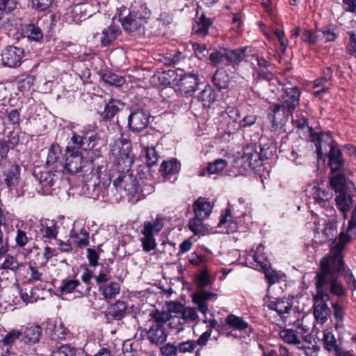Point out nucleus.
Wrapping results in <instances>:
<instances>
[{
  "label": "nucleus",
  "instance_id": "0eeeda50",
  "mask_svg": "<svg viewBox=\"0 0 356 356\" xmlns=\"http://www.w3.org/2000/svg\"><path fill=\"white\" fill-rule=\"evenodd\" d=\"M113 187L117 191H124L131 196H134L139 192L136 177L128 172L119 175L113 181Z\"/></svg>",
  "mask_w": 356,
  "mask_h": 356
},
{
  "label": "nucleus",
  "instance_id": "052dcab7",
  "mask_svg": "<svg viewBox=\"0 0 356 356\" xmlns=\"http://www.w3.org/2000/svg\"><path fill=\"white\" fill-rule=\"evenodd\" d=\"M181 316L182 319L184 320L185 325L188 323L194 322L198 319L197 310L192 307H184Z\"/></svg>",
  "mask_w": 356,
  "mask_h": 356
},
{
  "label": "nucleus",
  "instance_id": "dca6fc26",
  "mask_svg": "<svg viewBox=\"0 0 356 356\" xmlns=\"http://www.w3.org/2000/svg\"><path fill=\"white\" fill-rule=\"evenodd\" d=\"M264 301L269 309L275 311L280 316L289 314L292 307V304L288 298H270L266 296Z\"/></svg>",
  "mask_w": 356,
  "mask_h": 356
},
{
  "label": "nucleus",
  "instance_id": "ddd939ff",
  "mask_svg": "<svg viewBox=\"0 0 356 356\" xmlns=\"http://www.w3.org/2000/svg\"><path fill=\"white\" fill-rule=\"evenodd\" d=\"M147 339L152 344L159 345L164 343L168 336L165 326L158 323H152L146 330Z\"/></svg>",
  "mask_w": 356,
  "mask_h": 356
},
{
  "label": "nucleus",
  "instance_id": "de8ad7c7",
  "mask_svg": "<svg viewBox=\"0 0 356 356\" xmlns=\"http://www.w3.org/2000/svg\"><path fill=\"white\" fill-rule=\"evenodd\" d=\"M226 323L231 327L238 330H243L249 327L248 323L242 318L238 317L234 314L227 316Z\"/></svg>",
  "mask_w": 356,
  "mask_h": 356
},
{
  "label": "nucleus",
  "instance_id": "7c9ffc66",
  "mask_svg": "<svg viewBox=\"0 0 356 356\" xmlns=\"http://www.w3.org/2000/svg\"><path fill=\"white\" fill-rule=\"evenodd\" d=\"M216 97L217 95L212 87L207 86L199 93L197 98L202 102L203 107L209 108L216 102Z\"/></svg>",
  "mask_w": 356,
  "mask_h": 356
},
{
  "label": "nucleus",
  "instance_id": "3c124183",
  "mask_svg": "<svg viewBox=\"0 0 356 356\" xmlns=\"http://www.w3.org/2000/svg\"><path fill=\"white\" fill-rule=\"evenodd\" d=\"M131 12L134 17H137L144 23L151 15L150 10L145 5H140L138 7L132 6Z\"/></svg>",
  "mask_w": 356,
  "mask_h": 356
},
{
  "label": "nucleus",
  "instance_id": "72a5a7b5",
  "mask_svg": "<svg viewBox=\"0 0 356 356\" xmlns=\"http://www.w3.org/2000/svg\"><path fill=\"white\" fill-rule=\"evenodd\" d=\"M81 283L77 280L65 279L62 280L60 286H59V289L60 291L63 294L70 293L73 291H76L83 295V292L79 289Z\"/></svg>",
  "mask_w": 356,
  "mask_h": 356
},
{
  "label": "nucleus",
  "instance_id": "ea45409f",
  "mask_svg": "<svg viewBox=\"0 0 356 356\" xmlns=\"http://www.w3.org/2000/svg\"><path fill=\"white\" fill-rule=\"evenodd\" d=\"M52 356H86L81 350H76L70 344L63 345L53 351Z\"/></svg>",
  "mask_w": 356,
  "mask_h": 356
},
{
  "label": "nucleus",
  "instance_id": "7ed1b4c3",
  "mask_svg": "<svg viewBox=\"0 0 356 356\" xmlns=\"http://www.w3.org/2000/svg\"><path fill=\"white\" fill-rule=\"evenodd\" d=\"M164 221V217L157 215L154 220L144 222L141 231L142 236L140 238L143 251L149 252L156 248L155 234L162 230Z\"/></svg>",
  "mask_w": 356,
  "mask_h": 356
},
{
  "label": "nucleus",
  "instance_id": "20e7f679",
  "mask_svg": "<svg viewBox=\"0 0 356 356\" xmlns=\"http://www.w3.org/2000/svg\"><path fill=\"white\" fill-rule=\"evenodd\" d=\"M99 139V136L95 131L83 128L78 134H73L69 143L78 150L88 151L97 145Z\"/></svg>",
  "mask_w": 356,
  "mask_h": 356
},
{
  "label": "nucleus",
  "instance_id": "4d7b16f0",
  "mask_svg": "<svg viewBox=\"0 0 356 356\" xmlns=\"http://www.w3.org/2000/svg\"><path fill=\"white\" fill-rule=\"evenodd\" d=\"M280 336L288 343L299 344L300 343V339L298 338L295 331L293 330H282L280 332Z\"/></svg>",
  "mask_w": 356,
  "mask_h": 356
},
{
  "label": "nucleus",
  "instance_id": "58836bf2",
  "mask_svg": "<svg viewBox=\"0 0 356 356\" xmlns=\"http://www.w3.org/2000/svg\"><path fill=\"white\" fill-rule=\"evenodd\" d=\"M211 21L204 15H202L195 24H193V31L200 36L204 37L208 33Z\"/></svg>",
  "mask_w": 356,
  "mask_h": 356
},
{
  "label": "nucleus",
  "instance_id": "09e8293b",
  "mask_svg": "<svg viewBox=\"0 0 356 356\" xmlns=\"http://www.w3.org/2000/svg\"><path fill=\"white\" fill-rule=\"evenodd\" d=\"M168 322V327L176 332L182 331L186 325L184 320L179 314H170Z\"/></svg>",
  "mask_w": 356,
  "mask_h": 356
},
{
  "label": "nucleus",
  "instance_id": "a19ab883",
  "mask_svg": "<svg viewBox=\"0 0 356 356\" xmlns=\"http://www.w3.org/2000/svg\"><path fill=\"white\" fill-rule=\"evenodd\" d=\"M20 175V168L18 165H12L6 174L5 183L8 187L17 184Z\"/></svg>",
  "mask_w": 356,
  "mask_h": 356
},
{
  "label": "nucleus",
  "instance_id": "bf43d9fd",
  "mask_svg": "<svg viewBox=\"0 0 356 356\" xmlns=\"http://www.w3.org/2000/svg\"><path fill=\"white\" fill-rule=\"evenodd\" d=\"M19 266L20 265L15 257L7 255L4 259V261L1 263V268L3 270L16 271L19 268Z\"/></svg>",
  "mask_w": 356,
  "mask_h": 356
},
{
  "label": "nucleus",
  "instance_id": "423d86ee",
  "mask_svg": "<svg viewBox=\"0 0 356 356\" xmlns=\"http://www.w3.org/2000/svg\"><path fill=\"white\" fill-rule=\"evenodd\" d=\"M24 51L22 48L10 45L4 48L0 54V62L4 67L16 68L21 65Z\"/></svg>",
  "mask_w": 356,
  "mask_h": 356
},
{
  "label": "nucleus",
  "instance_id": "680f3d73",
  "mask_svg": "<svg viewBox=\"0 0 356 356\" xmlns=\"http://www.w3.org/2000/svg\"><path fill=\"white\" fill-rule=\"evenodd\" d=\"M146 163L148 166H153L156 164L159 160V155L154 147H145Z\"/></svg>",
  "mask_w": 356,
  "mask_h": 356
},
{
  "label": "nucleus",
  "instance_id": "338daca9",
  "mask_svg": "<svg viewBox=\"0 0 356 356\" xmlns=\"http://www.w3.org/2000/svg\"><path fill=\"white\" fill-rule=\"evenodd\" d=\"M191 46L195 56L200 60H204L209 55V51L207 50L204 44H200L196 42H192Z\"/></svg>",
  "mask_w": 356,
  "mask_h": 356
},
{
  "label": "nucleus",
  "instance_id": "603ef678",
  "mask_svg": "<svg viewBox=\"0 0 356 356\" xmlns=\"http://www.w3.org/2000/svg\"><path fill=\"white\" fill-rule=\"evenodd\" d=\"M325 348L329 352H334L336 354L340 352L339 346L337 345V341L334 334L327 332L324 334Z\"/></svg>",
  "mask_w": 356,
  "mask_h": 356
},
{
  "label": "nucleus",
  "instance_id": "4be33fe9",
  "mask_svg": "<svg viewBox=\"0 0 356 356\" xmlns=\"http://www.w3.org/2000/svg\"><path fill=\"white\" fill-rule=\"evenodd\" d=\"M222 117L225 120L229 119L225 131L229 135L234 134L238 129V127H236V122L240 117L238 109L234 106H227L225 111L222 113Z\"/></svg>",
  "mask_w": 356,
  "mask_h": 356
},
{
  "label": "nucleus",
  "instance_id": "6ab92c4d",
  "mask_svg": "<svg viewBox=\"0 0 356 356\" xmlns=\"http://www.w3.org/2000/svg\"><path fill=\"white\" fill-rule=\"evenodd\" d=\"M356 238V214L350 213V218L348 222L346 232H341L339 234V245L343 248L345 245L353 239Z\"/></svg>",
  "mask_w": 356,
  "mask_h": 356
},
{
  "label": "nucleus",
  "instance_id": "c85d7f7f",
  "mask_svg": "<svg viewBox=\"0 0 356 356\" xmlns=\"http://www.w3.org/2000/svg\"><path fill=\"white\" fill-rule=\"evenodd\" d=\"M312 140L317 141V144H316V145L318 158H321L323 155V152L322 149L323 145H327L330 147V146L334 143V141L332 139L330 132L322 133L320 135L315 134V136L312 137Z\"/></svg>",
  "mask_w": 356,
  "mask_h": 356
},
{
  "label": "nucleus",
  "instance_id": "f704fd0d",
  "mask_svg": "<svg viewBox=\"0 0 356 356\" xmlns=\"http://www.w3.org/2000/svg\"><path fill=\"white\" fill-rule=\"evenodd\" d=\"M120 106H123V104L120 101L111 99L105 105L104 111L102 113V116L104 120H111L120 111Z\"/></svg>",
  "mask_w": 356,
  "mask_h": 356
},
{
  "label": "nucleus",
  "instance_id": "69168bd1",
  "mask_svg": "<svg viewBox=\"0 0 356 356\" xmlns=\"http://www.w3.org/2000/svg\"><path fill=\"white\" fill-rule=\"evenodd\" d=\"M179 353H193L197 347V342L193 340L183 341L178 344Z\"/></svg>",
  "mask_w": 356,
  "mask_h": 356
},
{
  "label": "nucleus",
  "instance_id": "c756f323",
  "mask_svg": "<svg viewBox=\"0 0 356 356\" xmlns=\"http://www.w3.org/2000/svg\"><path fill=\"white\" fill-rule=\"evenodd\" d=\"M23 31L24 36L26 37L29 41L40 42L43 40V31L34 24L26 25Z\"/></svg>",
  "mask_w": 356,
  "mask_h": 356
},
{
  "label": "nucleus",
  "instance_id": "79ce46f5",
  "mask_svg": "<svg viewBox=\"0 0 356 356\" xmlns=\"http://www.w3.org/2000/svg\"><path fill=\"white\" fill-rule=\"evenodd\" d=\"M213 83L219 90L225 89L229 85V76L222 70H216L212 78Z\"/></svg>",
  "mask_w": 356,
  "mask_h": 356
},
{
  "label": "nucleus",
  "instance_id": "a878e982",
  "mask_svg": "<svg viewBox=\"0 0 356 356\" xmlns=\"http://www.w3.org/2000/svg\"><path fill=\"white\" fill-rule=\"evenodd\" d=\"M193 208L195 216L199 218V219H205L210 215L212 211L211 202L207 201L203 197H199L196 200Z\"/></svg>",
  "mask_w": 356,
  "mask_h": 356
},
{
  "label": "nucleus",
  "instance_id": "f257e3e1",
  "mask_svg": "<svg viewBox=\"0 0 356 356\" xmlns=\"http://www.w3.org/2000/svg\"><path fill=\"white\" fill-rule=\"evenodd\" d=\"M342 264L341 257H326L321 262L320 271L316 274V295L314 296V315L316 321L325 323L330 316V309L326 302L330 299V294L343 297L346 289L337 281V275Z\"/></svg>",
  "mask_w": 356,
  "mask_h": 356
},
{
  "label": "nucleus",
  "instance_id": "473e14b6",
  "mask_svg": "<svg viewBox=\"0 0 356 356\" xmlns=\"http://www.w3.org/2000/svg\"><path fill=\"white\" fill-rule=\"evenodd\" d=\"M120 286L117 282L103 284L99 286V291L104 299H113L120 293Z\"/></svg>",
  "mask_w": 356,
  "mask_h": 356
},
{
  "label": "nucleus",
  "instance_id": "a18cd8bd",
  "mask_svg": "<svg viewBox=\"0 0 356 356\" xmlns=\"http://www.w3.org/2000/svg\"><path fill=\"white\" fill-rule=\"evenodd\" d=\"M316 37L318 38V41L327 42L334 41L337 38V34L334 33L333 26H327L316 31Z\"/></svg>",
  "mask_w": 356,
  "mask_h": 356
},
{
  "label": "nucleus",
  "instance_id": "2f4dec72",
  "mask_svg": "<svg viewBox=\"0 0 356 356\" xmlns=\"http://www.w3.org/2000/svg\"><path fill=\"white\" fill-rule=\"evenodd\" d=\"M124 29L127 32H133L139 29L145 23L137 17H134L130 11L128 16L121 19Z\"/></svg>",
  "mask_w": 356,
  "mask_h": 356
},
{
  "label": "nucleus",
  "instance_id": "774afa93",
  "mask_svg": "<svg viewBox=\"0 0 356 356\" xmlns=\"http://www.w3.org/2000/svg\"><path fill=\"white\" fill-rule=\"evenodd\" d=\"M67 333L68 331L64 327L63 324L62 323H59L58 324H55L51 337L55 340L63 339L65 338Z\"/></svg>",
  "mask_w": 356,
  "mask_h": 356
},
{
  "label": "nucleus",
  "instance_id": "2eb2a0df",
  "mask_svg": "<svg viewBox=\"0 0 356 356\" xmlns=\"http://www.w3.org/2000/svg\"><path fill=\"white\" fill-rule=\"evenodd\" d=\"M273 127L275 129H282L288 120L292 111L287 108L285 105L274 104L273 106Z\"/></svg>",
  "mask_w": 356,
  "mask_h": 356
},
{
  "label": "nucleus",
  "instance_id": "8fccbe9b",
  "mask_svg": "<svg viewBox=\"0 0 356 356\" xmlns=\"http://www.w3.org/2000/svg\"><path fill=\"white\" fill-rule=\"evenodd\" d=\"M204 219H199L197 217H195L194 218L190 220L188 222V227L191 232L194 233L195 235L198 234H204L207 228L205 225L203 224L202 221Z\"/></svg>",
  "mask_w": 356,
  "mask_h": 356
},
{
  "label": "nucleus",
  "instance_id": "bb28decb",
  "mask_svg": "<svg viewBox=\"0 0 356 356\" xmlns=\"http://www.w3.org/2000/svg\"><path fill=\"white\" fill-rule=\"evenodd\" d=\"M21 332L13 330L8 332L0 341L2 344V356H8L10 354L12 345L19 338Z\"/></svg>",
  "mask_w": 356,
  "mask_h": 356
},
{
  "label": "nucleus",
  "instance_id": "1a4fd4ad",
  "mask_svg": "<svg viewBox=\"0 0 356 356\" xmlns=\"http://www.w3.org/2000/svg\"><path fill=\"white\" fill-rule=\"evenodd\" d=\"M83 155L79 150L70 145L66 147L65 169L71 174L79 172L83 167Z\"/></svg>",
  "mask_w": 356,
  "mask_h": 356
},
{
  "label": "nucleus",
  "instance_id": "a211bd4d",
  "mask_svg": "<svg viewBox=\"0 0 356 356\" xmlns=\"http://www.w3.org/2000/svg\"><path fill=\"white\" fill-rule=\"evenodd\" d=\"M337 226L336 222H329L325 225V227L323 229L322 234H323V239L322 242H325L328 241H334V243L335 244V247L337 248V250L336 251H332L329 254H334L336 252H340L342 253V250L343 248H340V246L339 245V236H337Z\"/></svg>",
  "mask_w": 356,
  "mask_h": 356
},
{
  "label": "nucleus",
  "instance_id": "393cba45",
  "mask_svg": "<svg viewBox=\"0 0 356 356\" xmlns=\"http://www.w3.org/2000/svg\"><path fill=\"white\" fill-rule=\"evenodd\" d=\"M40 232L42 238L54 239L58 235V227L54 220H44L40 224Z\"/></svg>",
  "mask_w": 356,
  "mask_h": 356
},
{
  "label": "nucleus",
  "instance_id": "4c0bfd02",
  "mask_svg": "<svg viewBox=\"0 0 356 356\" xmlns=\"http://www.w3.org/2000/svg\"><path fill=\"white\" fill-rule=\"evenodd\" d=\"M102 81L107 85L120 87L125 83L123 76L111 72L99 74Z\"/></svg>",
  "mask_w": 356,
  "mask_h": 356
},
{
  "label": "nucleus",
  "instance_id": "864d4df0",
  "mask_svg": "<svg viewBox=\"0 0 356 356\" xmlns=\"http://www.w3.org/2000/svg\"><path fill=\"white\" fill-rule=\"evenodd\" d=\"M243 158L246 159L250 165L254 168L257 165V162L260 160V154L252 147H248L244 150Z\"/></svg>",
  "mask_w": 356,
  "mask_h": 356
},
{
  "label": "nucleus",
  "instance_id": "9d476101",
  "mask_svg": "<svg viewBox=\"0 0 356 356\" xmlns=\"http://www.w3.org/2000/svg\"><path fill=\"white\" fill-rule=\"evenodd\" d=\"M61 173L60 172H43L40 173L39 181L43 193L49 194L59 186Z\"/></svg>",
  "mask_w": 356,
  "mask_h": 356
},
{
  "label": "nucleus",
  "instance_id": "4468645a",
  "mask_svg": "<svg viewBox=\"0 0 356 356\" xmlns=\"http://www.w3.org/2000/svg\"><path fill=\"white\" fill-rule=\"evenodd\" d=\"M300 96V92L298 87L285 88L280 95L281 105H285L287 108L293 111L299 104Z\"/></svg>",
  "mask_w": 356,
  "mask_h": 356
},
{
  "label": "nucleus",
  "instance_id": "aec40b11",
  "mask_svg": "<svg viewBox=\"0 0 356 356\" xmlns=\"http://www.w3.org/2000/svg\"><path fill=\"white\" fill-rule=\"evenodd\" d=\"M42 327L35 323L28 324L21 335L25 343L34 344L39 341L42 335Z\"/></svg>",
  "mask_w": 356,
  "mask_h": 356
},
{
  "label": "nucleus",
  "instance_id": "13d9d810",
  "mask_svg": "<svg viewBox=\"0 0 356 356\" xmlns=\"http://www.w3.org/2000/svg\"><path fill=\"white\" fill-rule=\"evenodd\" d=\"M195 283L200 288L206 287L211 283V280L209 275V270L207 268L202 269L197 275Z\"/></svg>",
  "mask_w": 356,
  "mask_h": 356
},
{
  "label": "nucleus",
  "instance_id": "cd10ccee",
  "mask_svg": "<svg viewBox=\"0 0 356 356\" xmlns=\"http://www.w3.org/2000/svg\"><path fill=\"white\" fill-rule=\"evenodd\" d=\"M62 149L60 146L57 143L51 145L48 149L46 163L48 165L60 163L62 165Z\"/></svg>",
  "mask_w": 356,
  "mask_h": 356
},
{
  "label": "nucleus",
  "instance_id": "6e6d98bb",
  "mask_svg": "<svg viewBox=\"0 0 356 356\" xmlns=\"http://www.w3.org/2000/svg\"><path fill=\"white\" fill-rule=\"evenodd\" d=\"M227 165V162L225 159H219L213 162L209 163L207 170L209 174H217L222 172Z\"/></svg>",
  "mask_w": 356,
  "mask_h": 356
},
{
  "label": "nucleus",
  "instance_id": "412c9836",
  "mask_svg": "<svg viewBox=\"0 0 356 356\" xmlns=\"http://www.w3.org/2000/svg\"><path fill=\"white\" fill-rule=\"evenodd\" d=\"M179 168L180 165L177 160L171 159L162 162L160 171L166 180L173 182L176 179V175L179 172Z\"/></svg>",
  "mask_w": 356,
  "mask_h": 356
},
{
  "label": "nucleus",
  "instance_id": "c9c22d12",
  "mask_svg": "<svg viewBox=\"0 0 356 356\" xmlns=\"http://www.w3.org/2000/svg\"><path fill=\"white\" fill-rule=\"evenodd\" d=\"M120 33V30L118 26L111 25L107 29L102 31V36L101 38L102 44L107 46L113 42Z\"/></svg>",
  "mask_w": 356,
  "mask_h": 356
},
{
  "label": "nucleus",
  "instance_id": "9b49d317",
  "mask_svg": "<svg viewBox=\"0 0 356 356\" xmlns=\"http://www.w3.org/2000/svg\"><path fill=\"white\" fill-rule=\"evenodd\" d=\"M198 81V76L195 74H181L175 86L181 92L191 95L196 90Z\"/></svg>",
  "mask_w": 356,
  "mask_h": 356
},
{
  "label": "nucleus",
  "instance_id": "e2e57ef3",
  "mask_svg": "<svg viewBox=\"0 0 356 356\" xmlns=\"http://www.w3.org/2000/svg\"><path fill=\"white\" fill-rule=\"evenodd\" d=\"M264 250V247L262 245H259L256 252L254 253L252 257L254 261L257 263L262 269H266L269 267V262L266 260V257L259 254L261 251Z\"/></svg>",
  "mask_w": 356,
  "mask_h": 356
},
{
  "label": "nucleus",
  "instance_id": "e433bc0d",
  "mask_svg": "<svg viewBox=\"0 0 356 356\" xmlns=\"http://www.w3.org/2000/svg\"><path fill=\"white\" fill-rule=\"evenodd\" d=\"M225 56L228 64L238 65L245 57V49H225Z\"/></svg>",
  "mask_w": 356,
  "mask_h": 356
},
{
  "label": "nucleus",
  "instance_id": "5701e85b",
  "mask_svg": "<svg viewBox=\"0 0 356 356\" xmlns=\"http://www.w3.org/2000/svg\"><path fill=\"white\" fill-rule=\"evenodd\" d=\"M216 294L205 291H200L193 295V302L197 305V309L204 315L209 312L207 301L211 300Z\"/></svg>",
  "mask_w": 356,
  "mask_h": 356
},
{
  "label": "nucleus",
  "instance_id": "6e6552de",
  "mask_svg": "<svg viewBox=\"0 0 356 356\" xmlns=\"http://www.w3.org/2000/svg\"><path fill=\"white\" fill-rule=\"evenodd\" d=\"M111 152L113 155L118 157L119 163L122 161L124 168H129L134 163L131 155V143L125 138H121L115 142Z\"/></svg>",
  "mask_w": 356,
  "mask_h": 356
},
{
  "label": "nucleus",
  "instance_id": "5fc2aeb1",
  "mask_svg": "<svg viewBox=\"0 0 356 356\" xmlns=\"http://www.w3.org/2000/svg\"><path fill=\"white\" fill-rule=\"evenodd\" d=\"M312 195L314 199L318 202V204H324L325 202L331 199L332 195L325 190H322L318 187L314 186L313 188Z\"/></svg>",
  "mask_w": 356,
  "mask_h": 356
},
{
  "label": "nucleus",
  "instance_id": "f8f14e48",
  "mask_svg": "<svg viewBox=\"0 0 356 356\" xmlns=\"http://www.w3.org/2000/svg\"><path fill=\"white\" fill-rule=\"evenodd\" d=\"M328 157V165L330 167L331 173L332 174L331 177L337 175V174H342L341 170L343 168L344 160L342 158V152L337 147V143L335 142L334 145L330 146Z\"/></svg>",
  "mask_w": 356,
  "mask_h": 356
},
{
  "label": "nucleus",
  "instance_id": "f3484780",
  "mask_svg": "<svg viewBox=\"0 0 356 356\" xmlns=\"http://www.w3.org/2000/svg\"><path fill=\"white\" fill-rule=\"evenodd\" d=\"M92 173L94 175L97 176V179L99 180L98 184H95V191H97V194L94 198H98L99 197V191L107 189L111 183V175L106 172V169H104L103 167L98 166L97 168L92 169Z\"/></svg>",
  "mask_w": 356,
  "mask_h": 356
},
{
  "label": "nucleus",
  "instance_id": "f03ea898",
  "mask_svg": "<svg viewBox=\"0 0 356 356\" xmlns=\"http://www.w3.org/2000/svg\"><path fill=\"white\" fill-rule=\"evenodd\" d=\"M346 181L343 174H337L330 179V185L336 193V207L344 219L348 218V213L350 211L351 213L356 214V193L346 190Z\"/></svg>",
  "mask_w": 356,
  "mask_h": 356
},
{
  "label": "nucleus",
  "instance_id": "0e129e2a",
  "mask_svg": "<svg viewBox=\"0 0 356 356\" xmlns=\"http://www.w3.org/2000/svg\"><path fill=\"white\" fill-rule=\"evenodd\" d=\"M30 240L31 238L28 237L26 233L24 231L20 229H17L16 236L15 238L16 247L19 248H23Z\"/></svg>",
  "mask_w": 356,
  "mask_h": 356
},
{
  "label": "nucleus",
  "instance_id": "b1692460",
  "mask_svg": "<svg viewBox=\"0 0 356 356\" xmlns=\"http://www.w3.org/2000/svg\"><path fill=\"white\" fill-rule=\"evenodd\" d=\"M338 255H339L341 257V259H342V264H341V269L339 271V274L337 275V281L341 283L339 281V277L340 275H343L346 278V282H347V284L350 286H353V289L354 290H356V280L355 278V277L353 276V275L352 274V273L350 271L349 269H346L345 268V264H344V261H343V256L342 254V253H341L340 252H336L334 254H327L326 256H325L324 257L322 258L321 262L326 257H332V258H335L337 257Z\"/></svg>",
  "mask_w": 356,
  "mask_h": 356
},
{
  "label": "nucleus",
  "instance_id": "c03bdc74",
  "mask_svg": "<svg viewBox=\"0 0 356 356\" xmlns=\"http://www.w3.org/2000/svg\"><path fill=\"white\" fill-rule=\"evenodd\" d=\"M127 306L122 301H117L110 309L108 315L116 320L122 319L126 312Z\"/></svg>",
  "mask_w": 356,
  "mask_h": 356
},
{
  "label": "nucleus",
  "instance_id": "37998d69",
  "mask_svg": "<svg viewBox=\"0 0 356 356\" xmlns=\"http://www.w3.org/2000/svg\"><path fill=\"white\" fill-rule=\"evenodd\" d=\"M179 74L175 70H166L160 72L158 74V79L161 84L163 86H169L171 84H175L178 80Z\"/></svg>",
  "mask_w": 356,
  "mask_h": 356
},
{
  "label": "nucleus",
  "instance_id": "49530a36",
  "mask_svg": "<svg viewBox=\"0 0 356 356\" xmlns=\"http://www.w3.org/2000/svg\"><path fill=\"white\" fill-rule=\"evenodd\" d=\"M17 5V0H0V26L3 17L5 15H8L13 11Z\"/></svg>",
  "mask_w": 356,
  "mask_h": 356
},
{
  "label": "nucleus",
  "instance_id": "39448f33",
  "mask_svg": "<svg viewBox=\"0 0 356 356\" xmlns=\"http://www.w3.org/2000/svg\"><path fill=\"white\" fill-rule=\"evenodd\" d=\"M150 114L143 108L131 109L128 117V127L133 133L144 131L149 124Z\"/></svg>",
  "mask_w": 356,
  "mask_h": 356
}]
</instances>
